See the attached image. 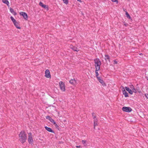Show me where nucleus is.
I'll return each mask as SVG.
<instances>
[{"mask_svg":"<svg viewBox=\"0 0 148 148\" xmlns=\"http://www.w3.org/2000/svg\"><path fill=\"white\" fill-rule=\"evenodd\" d=\"M28 141L29 143H32L33 140L32 138V135L31 133H28Z\"/></svg>","mask_w":148,"mask_h":148,"instance_id":"39448f33","label":"nucleus"},{"mask_svg":"<svg viewBox=\"0 0 148 148\" xmlns=\"http://www.w3.org/2000/svg\"><path fill=\"white\" fill-rule=\"evenodd\" d=\"M46 130L49 132H50L52 133H54V131L53 130L51 129L50 128L47 127V126H45V127Z\"/></svg>","mask_w":148,"mask_h":148,"instance_id":"f8f14e48","label":"nucleus"},{"mask_svg":"<svg viewBox=\"0 0 148 148\" xmlns=\"http://www.w3.org/2000/svg\"><path fill=\"white\" fill-rule=\"evenodd\" d=\"M20 14L21 15L23 16L25 20H27V15L26 13L23 12H21L20 13Z\"/></svg>","mask_w":148,"mask_h":148,"instance_id":"0eeeda50","label":"nucleus"},{"mask_svg":"<svg viewBox=\"0 0 148 148\" xmlns=\"http://www.w3.org/2000/svg\"><path fill=\"white\" fill-rule=\"evenodd\" d=\"M113 2H116V3H118V0H111Z\"/></svg>","mask_w":148,"mask_h":148,"instance_id":"cd10ccee","label":"nucleus"},{"mask_svg":"<svg viewBox=\"0 0 148 148\" xmlns=\"http://www.w3.org/2000/svg\"><path fill=\"white\" fill-rule=\"evenodd\" d=\"M147 80H148V77H147Z\"/></svg>","mask_w":148,"mask_h":148,"instance_id":"c9c22d12","label":"nucleus"},{"mask_svg":"<svg viewBox=\"0 0 148 148\" xmlns=\"http://www.w3.org/2000/svg\"><path fill=\"white\" fill-rule=\"evenodd\" d=\"M54 125L56 128L58 129V130L59 129V126L57 124L55 125Z\"/></svg>","mask_w":148,"mask_h":148,"instance_id":"393cba45","label":"nucleus"},{"mask_svg":"<svg viewBox=\"0 0 148 148\" xmlns=\"http://www.w3.org/2000/svg\"><path fill=\"white\" fill-rule=\"evenodd\" d=\"M105 60L106 61L108 60L109 62H110V57L108 55H105Z\"/></svg>","mask_w":148,"mask_h":148,"instance_id":"a211bd4d","label":"nucleus"},{"mask_svg":"<svg viewBox=\"0 0 148 148\" xmlns=\"http://www.w3.org/2000/svg\"><path fill=\"white\" fill-rule=\"evenodd\" d=\"M10 19L12 20L13 23L16 21V20L12 16H11Z\"/></svg>","mask_w":148,"mask_h":148,"instance_id":"4be33fe9","label":"nucleus"},{"mask_svg":"<svg viewBox=\"0 0 148 148\" xmlns=\"http://www.w3.org/2000/svg\"><path fill=\"white\" fill-rule=\"evenodd\" d=\"M97 79L99 82L101 83L104 86L105 85L104 82L102 79H101L99 77H97Z\"/></svg>","mask_w":148,"mask_h":148,"instance_id":"9b49d317","label":"nucleus"},{"mask_svg":"<svg viewBox=\"0 0 148 148\" xmlns=\"http://www.w3.org/2000/svg\"><path fill=\"white\" fill-rule=\"evenodd\" d=\"M117 62L116 60H114V64H117Z\"/></svg>","mask_w":148,"mask_h":148,"instance_id":"c756f323","label":"nucleus"},{"mask_svg":"<svg viewBox=\"0 0 148 148\" xmlns=\"http://www.w3.org/2000/svg\"><path fill=\"white\" fill-rule=\"evenodd\" d=\"M51 122L52 123H53V122H54V121L53 119L52 118H51L49 121Z\"/></svg>","mask_w":148,"mask_h":148,"instance_id":"c85d7f7f","label":"nucleus"},{"mask_svg":"<svg viewBox=\"0 0 148 148\" xmlns=\"http://www.w3.org/2000/svg\"><path fill=\"white\" fill-rule=\"evenodd\" d=\"M69 82L72 85H75L76 83V81L75 79H71L70 81Z\"/></svg>","mask_w":148,"mask_h":148,"instance_id":"2eb2a0df","label":"nucleus"},{"mask_svg":"<svg viewBox=\"0 0 148 148\" xmlns=\"http://www.w3.org/2000/svg\"><path fill=\"white\" fill-rule=\"evenodd\" d=\"M94 62L95 69L99 70L100 69V66L101 65V63L99 59L98 58L95 59Z\"/></svg>","mask_w":148,"mask_h":148,"instance_id":"f03ea898","label":"nucleus"},{"mask_svg":"<svg viewBox=\"0 0 148 148\" xmlns=\"http://www.w3.org/2000/svg\"><path fill=\"white\" fill-rule=\"evenodd\" d=\"M39 5L46 9L47 11L49 10L48 6L47 5H46L44 4L42 2H40L39 3Z\"/></svg>","mask_w":148,"mask_h":148,"instance_id":"423d86ee","label":"nucleus"},{"mask_svg":"<svg viewBox=\"0 0 148 148\" xmlns=\"http://www.w3.org/2000/svg\"><path fill=\"white\" fill-rule=\"evenodd\" d=\"M70 47L71 49L73 50L74 51H75L77 52L79 51V50L78 49L77 47H76L74 46H73L72 45H70Z\"/></svg>","mask_w":148,"mask_h":148,"instance_id":"1a4fd4ad","label":"nucleus"},{"mask_svg":"<svg viewBox=\"0 0 148 148\" xmlns=\"http://www.w3.org/2000/svg\"><path fill=\"white\" fill-rule=\"evenodd\" d=\"M46 118L47 119H48L49 121H50V119L51 118V117L50 116H46Z\"/></svg>","mask_w":148,"mask_h":148,"instance_id":"b1692460","label":"nucleus"},{"mask_svg":"<svg viewBox=\"0 0 148 148\" xmlns=\"http://www.w3.org/2000/svg\"><path fill=\"white\" fill-rule=\"evenodd\" d=\"M125 14H126V17L129 19H131V17L130 16V15H129V14H128V13L127 12H126V13H125Z\"/></svg>","mask_w":148,"mask_h":148,"instance_id":"aec40b11","label":"nucleus"},{"mask_svg":"<svg viewBox=\"0 0 148 148\" xmlns=\"http://www.w3.org/2000/svg\"><path fill=\"white\" fill-rule=\"evenodd\" d=\"M142 53H139V55H142Z\"/></svg>","mask_w":148,"mask_h":148,"instance_id":"f704fd0d","label":"nucleus"},{"mask_svg":"<svg viewBox=\"0 0 148 148\" xmlns=\"http://www.w3.org/2000/svg\"><path fill=\"white\" fill-rule=\"evenodd\" d=\"M52 123H53L54 124V125H55L56 124V123L55 122V121H54V122H53Z\"/></svg>","mask_w":148,"mask_h":148,"instance_id":"2f4dec72","label":"nucleus"},{"mask_svg":"<svg viewBox=\"0 0 148 148\" xmlns=\"http://www.w3.org/2000/svg\"><path fill=\"white\" fill-rule=\"evenodd\" d=\"M19 140L22 143H25L27 139V134L24 131H21L19 134Z\"/></svg>","mask_w":148,"mask_h":148,"instance_id":"f257e3e1","label":"nucleus"},{"mask_svg":"<svg viewBox=\"0 0 148 148\" xmlns=\"http://www.w3.org/2000/svg\"><path fill=\"white\" fill-rule=\"evenodd\" d=\"M99 70L97 69H96V70L95 71V72L96 73V76L97 78V77H98V76L99 75V73L98 72V71H99Z\"/></svg>","mask_w":148,"mask_h":148,"instance_id":"412c9836","label":"nucleus"},{"mask_svg":"<svg viewBox=\"0 0 148 148\" xmlns=\"http://www.w3.org/2000/svg\"><path fill=\"white\" fill-rule=\"evenodd\" d=\"M45 77L47 78H51V75L48 69H47L45 71Z\"/></svg>","mask_w":148,"mask_h":148,"instance_id":"6e6552de","label":"nucleus"},{"mask_svg":"<svg viewBox=\"0 0 148 148\" xmlns=\"http://www.w3.org/2000/svg\"><path fill=\"white\" fill-rule=\"evenodd\" d=\"M125 89L126 90L128 91L129 93L130 94H132L133 93L132 91L131 90V89H130L128 87H125Z\"/></svg>","mask_w":148,"mask_h":148,"instance_id":"4468645a","label":"nucleus"},{"mask_svg":"<svg viewBox=\"0 0 148 148\" xmlns=\"http://www.w3.org/2000/svg\"><path fill=\"white\" fill-rule=\"evenodd\" d=\"M2 1L3 3L7 4L8 6H9V3L8 0H2Z\"/></svg>","mask_w":148,"mask_h":148,"instance_id":"6ab92c4d","label":"nucleus"},{"mask_svg":"<svg viewBox=\"0 0 148 148\" xmlns=\"http://www.w3.org/2000/svg\"><path fill=\"white\" fill-rule=\"evenodd\" d=\"M82 142L83 144H84V146H86V145H85L86 142V140H82Z\"/></svg>","mask_w":148,"mask_h":148,"instance_id":"a878e982","label":"nucleus"},{"mask_svg":"<svg viewBox=\"0 0 148 148\" xmlns=\"http://www.w3.org/2000/svg\"><path fill=\"white\" fill-rule=\"evenodd\" d=\"M146 97L148 99V94H145Z\"/></svg>","mask_w":148,"mask_h":148,"instance_id":"7c9ffc66","label":"nucleus"},{"mask_svg":"<svg viewBox=\"0 0 148 148\" xmlns=\"http://www.w3.org/2000/svg\"><path fill=\"white\" fill-rule=\"evenodd\" d=\"M59 84L61 90L62 91H65V87L64 83L62 81H60L59 82Z\"/></svg>","mask_w":148,"mask_h":148,"instance_id":"7ed1b4c3","label":"nucleus"},{"mask_svg":"<svg viewBox=\"0 0 148 148\" xmlns=\"http://www.w3.org/2000/svg\"><path fill=\"white\" fill-rule=\"evenodd\" d=\"M14 25L15 27L18 29H20L21 27L19 26V24L17 21L14 23Z\"/></svg>","mask_w":148,"mask_h":148,"instance_id":"dca6fc26","label":"nucleus"},{"mask_svg":"<svg viewBox=\"0 0 148 148\" xmlns=\"http://www.w3.org/2000/svg\"><path fill=\"white\" fill-rule=\"evenodd\" d=\"M76 147L77 148H79L80 147V146H76Z\"/></svg>","mask_w":148,"mask_h":148,"instance_id":"473e14b6","label":"nucleus"},{"mask_svg":"<svg viewBox=\"0 0 148 148\" xmlns=\"http://www.w3.org/2000/svg\"><path fill=\"white\" fill-rule=\"evenodd\" d=\"M123 94L124 95L125 97H128V93L126 91L125 89L123 88L122 90Z\"/></svg>","mask_w":148,"mask_h":148,"instance_id":"ddd939ff","label":"nucleus"},{"mask_svg":"<svg viewBox=\"0 0 148 148\" xmlns=\"http://www.w3.org/2000/svg\"><path fill=\"white\" fill-rule=\"evenodd\" d=\"M10 11L14 15H16V13L14 11L13 9L10 8Z\"/></svg>","mask_w":148,"mask_h":148,"instance_id":"f3484780","label":"nucleus"},{"mask_svg":"<svg viewBox=\"0 0 148 148\" xmlns=\"http://www.w3.org/2000/svg\"><path fill=\"white\" fill-rule=\"evenodd\" d=\"M64 3L66 4H67L68 3V0H63Z\"/></svg>","mask_w":148,"mask_h":148,"instance_id":"5701e85b","label":"nucleus"},{"mask_svg":"<svg viewBox=\"0 0 148 148\" xmlns=\"http://www.w3.org/2000/svg\"><path fill=\"white\" fill-rule=\"evenodd\" d=\"M94 113H92V117H93V118L94 119H96V116H95L94 115Z\"/></svg>","mask_w":148,"mask_h":148,"instance_id":"bb28decb","label":"nucleus"},{"mask_svg":"<svg viewBox=\"0 0 148 148\" xmlns=\"http://www.w3.org/2000/svg\"><path fill=\"white\" fill-rule=\"evenodd\" d=\"M98 124V119L97 118L94 119V129H95V126H97Z\"/></svg>","mask_w":148,"mask_h":148,"instance_id":"9d476101","label":"nucleus"},{"mask_svg":"<svg viewBox=\"0 0 148 148\" xmlns=\"http://www.w3.org/2000/svg\"><path fill=\"white\" fill-rule=\"evenodd\" d=\"M122 110L124 112H129L132 111V109L130 107L124 106L122 108Z\"/></svg>","mask_w":148,"mask_h":148,"instance_id":"20e7f679","label":"nucleus"},{"mask_svg":"<svg viewBox=\"0 0 148 148\" xmlns=\"http://www.w3.org/2000/svg\"><path fill=\"white\" fill-rule=\"evenodd\" d=\"M78 1H79L80 2H81V0H77Z\"/></svg>","mask_w":148,"mask_h":148,"instance_id":"72a5a7b5","label":"nucleus"}]
</instances>
